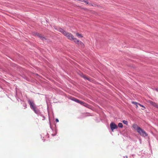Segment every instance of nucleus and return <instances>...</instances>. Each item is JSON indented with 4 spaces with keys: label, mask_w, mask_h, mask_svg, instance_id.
Returning <instances> with one entry per match:
<instances>
[{
    "label": "nucleus",
    "mask_w": 158,
    "mask_h": 158,
    "mask_svg": "<svg viewBox=\"0 0 158 158\" xmlns=\"http://www.w3.org/2000/svg\"><path fill=\"white\" fill-rule=\"evenodd\" d=\"M58 30L59 31L61 32L68 39L72 40L74 36L71 33L66 31L61 28H59Z\"/></svg>",
    "instance_id": "nucleus-1"
},
{
    "label": "nucleus",
    "mask_w": 158,
    "mask_h": 158,
    "mask_svg": "<svg viewBox=\"0 0 158 158\" xmlns=\"http://www.w3.org/2000/svg\"><path fill=\"white\" fill-rule=\"evenodd\" d=\"M137 131L139 134V135L143 137H146L147 136L148 134L146 132L140 127L139 128Z\"/></svg>",
    "instance_id": "nucleus-2"
},
{
    "label": "nucleus",
    "mask_w": 158,
    "mask_h": 158,
    "mask_svg": "<svg viewBox=\"0 0 158 158\" xmlns=\"http://www.w3.org/2000/svg\"><path fill=\"white\" fill-rule=\"evenodd\" d=\"M110 127L112 131H113L114 129H117L118 127L117 125L113 122H112L110 123Z\"/></svg>",
    "instance_id": "nucleus-3"
},
{
    "label": "nucleus",
    "mask_w": 158,
    "mask_h": 158,
    "mask_svg": "<svg viewBox=\"0 0 158 158\" xmlns=\"http://www.w3.org/2000/svg\"><path fill=\"white\" fill-rule=\"evenodd\" d=\"M72 40H73V41L76 44H80L82 46L84 45L83 43L81 41H79L76 38H74V37Z\"/></svg>",
    "instance_id": "nucleus-4"
},
{
    "label": "nucleus",
    "mask_w": 158,
    "mask_h": 158,
    "mask_svg": "<svg viewBox=\"0 0 158 158\" xmlns=\"http://www.w3.org/2000/svg\"><path fill=\"white\" fill-rule=\"evenodd\" d=\"M29 102L30 105V107L31 109L33 110L35 109V108H36V107L33 102L30 101H29Z\"/></svg>",
    "instance_id": "nucleus-5"
},
{
    "label": "nucleus",
    "mask_w": 158,
    "mask_h": 158,
    "mask_svg": "<svg viewBox=\"0 0 158 158\" xmlns=\"http://www.w3.org/2000/svg\"><path fill=\"white\" fill-rule=\"evenodd\" d=\"M73 100L77 103H80V104H81V105H83L84 103V102L81 101L79 100H78L77 99L75 98H74L73 99Z\"/></svg>",
    "instance_id": "nucleus-6"
},
{
    "label": "nucleus",
    "mask_w": 158,
    "mask_h": 158,
    "mask_svg": "<svg viewBox=\"0 0 158 158\" xmlns=\"http://www.w3.org/2000/svg\"><path fill=\"white\" fill-rule=\"evenodd\" d=\"M35 35L39 37L42 40H46V39L44 37H43L41 34L39 33H36Z\"/></svg>",
    "instance_id": "nucleus-7"
},
{
    "label": "nucleus",
    "mask_w": 158,
    "mask_h": 158,
    "mask_svg": "<svg viewBox=\"0 0 158 158\" xmlns=\"http://www.w3.org/2000/svg\"><path fill=\"white\" fill-rule=\"evenodd\" d=\"M35 35L39 37L42 40H46V39L44 37H43L41 34L39 33H36Z\"/></svg>",
    "instance_id": "nucleus-8"
},
{
    "label": "nucleus",
    "mask_w": 158,
    "mask_h": 158,
    "mask_svg": "<svg viewBox=\"0 0 158 158\" xmlns=\"http://www.w3.org/2000/svg\"><path fill=\"white\" fill-rule=\"evenodd\" d=\"M80 75L83 78H84L85 79H86V80H87L89 81H90V79L89 77L86 75H84L83 73H81L80 74Z\"/></svg>",
    "instance_id": "nucleus-9"
},
{
    "label": "nucleus",
    "mask_w": 158,
    "mask_h": 158,
    "mask_svg": "<svg viewBox=\"0 0 158 158\" xmlns=\"http://www.w3.org/2000/svg\"><path fill=\"white\" fill-rule=\"evenodd\" d=\"M132 127L134 129L136 130V131L138 130L139 128H140V127H138V126L136 124H133L132 125Z\"/></svg>",
    "instance_id": "nucleus-10"
},
{
    "label": "nucleus",
    "mask_w": 158,
    "mask_h": 158,
    "mask_svg": "<svg viewBox=\"0 0 158 158\" xmlns=\"http://www.w3.org/2000/svg\"><path fill=\"white\" fill-rule=\"evenodd\" d=\"M132 103L135 104V106H136V108H137L138 107V105H139V103L134 102H132Z\"/></svg>",
    "instance_id": "nucleus-11"
},
{
    "label": "nucleus",
    "mask_w": 158,
    "mask_h": 158,
    "mask_svg": "<svg viewBox=\"0 0 158 158\" xmlns=\"http://www.w3.org/2000/svg\"><path fill=\"white\" fill-rule=\"evenodd\" d=\"M76 35L79 37L82 38L83 37L81 34H79L78 33H77Z\"/></svg>",
    "instance_id": "nucleus-12"
},
{
    "label": "nucleus",
    "mask_w": 158,
    "mask_h": 158,
    "mask_svg": "<svg viewBox=\"0 0 158 158\" xmlns=\"http://www.w3.org/2000/svg\"><path fill=\"white\" fill-rule=\"evenodd\" d=\"M150 103L155 107V106L157 104V103H156L155 102H152V101H151L150 102Z\"/></svg>",
    "instance_id": "nucleus-13"
},
{
    "label": "nucleus",
    "mask_w": 158,
    "mask_h": 158,
    "mask_svg": "<svg viewBox=\"0 0 158 158\" xmlns=\"http://www.w3.org/2000/svg\"><path fill=\"white\" fill-rule=\"evenodd\" d=\"M118 126L120 128H122L123 127V125L121 123H119L118 124Z\"/></svg>",
    "instance_id": "nucleus-14"
},
{
    "label": "nucleus",
    "mask_w": 158,
    "mask_h": 158,
    "mask_svg": "<svg viewBox=\"0 0 158 158\" xmlns=\"http://www.w3.org/2000/svg\"><path fill=\"white\" fill-rule=\"evenodd\" d=\"M34 111L35 112V113L37 114L39 112V111L37 109V108H35V109H33Z\"/></svg>",
    "instance_id": "nucleus-15"
},
{
    "label": "nucleus",
    "mask_w": 158,
    "mask_h": 158,
    "mask_svg": "<svg viewBox=\"0 0 158 158\" xmlns=\"http://www.w3.org/2000/svg\"><path fill=\"white\" fill-rule=\"evenodd\" d=\"M122 122L123 123H124L127 125H128V123L127 121H126V120H123L122 121Z\"/></svg>",
    "instance_id": "nucleus-16"
},
{
    "label": "nucleus",
    "mask_w": 158,
    "mask_h": 158,
    "mask_svg": "<svg viewBox=\"0 0 158 158\" xmlns=\"http://www.w3.org/2000/svg\"><path fill=\"white\" fill-rule=\"evenodd\" d=\"M83 106L86 107H88L89 106V105L85 102L83 105Z\"/></svg>",
    "instance_id": "nucleus-17"
},
{
    "label": "nucleus",
    "mask_w": 158,
    "mask_h": 158,
    "mask_svg": "<svg viewBox=\"0 0 158 158\" xmlns=\"http://www.w3.org/2000/svg\"><path fill=\"white\" fill-rule=\"evenodd\" d=\"M139 105L140 106L143 107L144 108H145V107L142 105H141L139 103Z\"/></svg>",
    "instance_id": "nucleus-18"
},
{
    "label": "nucleus",
    "mask_w": 158,
    "mask_h": 158,
    "mask_svg": "<svg viewBox=\"0 0 158 158\" xmlns=\"http://www.w3.org/2000/svg\"><path fill=\"white\" fill-rule=\"evenodd\" d=\"M56 123H58L59 122V120L58 119H56Z\"/></svg>",
    "instance_id": "nucleus-19"
},
{
    "label": "nucleus",
    "mask_w": 158,
    "mask_h": 158,
    "mask_svg": "<svg viewBox=\"0 0 158 158\" xmlns=\"http://www.w3.org/2000/svg\"><path fill=\"white\" fill-rule=\"evenodd\" d=\"M155 107L158 108V104H156V106Z\"/></svg>",
    "instance_id": "nucleus-20"
},
{
    "label": "nucleus",
    "mask_w": 158,
    "mask_h": 158,
    "mask_svg": "<svg viewBox=\"0 0 158 158\" xmlns=\"http://www.w3.org/2000/svg\"><path fill=\"white\" fill-rule=\"evenodd\" d=\"M155 90H156V91L158 92V88H157Z\"/></svg>",
    "instance_id": "nucleus-21"
},
{
    "label": "nucleus",
    "mask_w": 158,
    "mask_h": 158,
    "mask_svg": "<svg viewBox=\"0 0 158 158\" xmlns=\"http://www.w3.org/2000/svg\"><path fill=\"white\" fill-rule=\"evenodd\" d=\"M89 5H91L90 4H89Z\"/></svg>",
    "instance_id": "nucleus-22"
}]
</instances>
